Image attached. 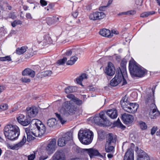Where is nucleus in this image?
Wrapping results in <instances>:
<instances>
[{"label": "nucleus", "mask_w": 160, "mask_h": 160, "mask_svg": "<svg viewBox=\"0 0 160 160\" xmlns=\"http://www.w3.org/2000/svg\"><path fill=\"white\" fill-rule=\"evenodd\" d=\"M30 133L36 137H41L44 134L46 128L40 121L37 119H32L31 121Z\"/></svg>", "instance_id": "1"}, {"label": "nucleus", "mask_w": 160, "mask_h": 160, "mask_svg": "<svg viewBox=\"0 0 160 160\" xmlns=\"http://www.w3.org/2000/svg\"><path fill=\"white\" fill-rule=\"evenodd\" d=\"M4 133L7 139L12 141L18 138L20 134V130L17 126L12 124H8L4 128Z\"/></svg>", "instance_id": "2"}, {"label": "nucleus", "mask_w": 160, "mask_h": 160, "mask_svg": "<svg viewBox=\"0 0 160 160\" xmlns=\"http://www.w3.org/2000/svg\"><path fill=\"white\" fill-rule=\"evenodd\" d=\"M77 109V106L73 103V101L70 100L63 103L60 112L61 114L68 116L74 114Z\"/></svg>", "instance_id": "3"}, {"label": "nucleus", "mask_w": 160, "mask_h": 160, "mask_svg": "<svg viewBox=\"0 0 160 160\" xmlns=\"http://www.w3.org/2000/svg\"><path fill=\"white\" fill-rule=\"evenodd\" d=\"M129 68L131 75L133 77H141L146 72V70L142 69L134 62L130 61Z\"/></svg>", "instance_id": "4"}, {"label": "nucleus", "mask_w": 160, "mask_h": 160, "mask_svg": "<svg viewBox=\"0 0 160 160\" xmlns=\"http://www.w3.org/2000/svg\"><path fill=\"white\" fill-rule=\"evenodd\" d=\"M93 137V132L88 129L80 130L78 133V138L79 140L84 144H90L92 140Z\"/></svg>", "instance_id": "5"}, {"label": "nucleus", "mask_w": 160, "mask_h": 160, "mask_svg": "<svg viewBox=\"0 0 160 160\" xmlns=\"http://www.w3.org/2000/svg\"><path fill=\"white\" fill-rule=\"evenodd\" d=\"M116 136L110 133L107 135L106 137V142L105 146L106 151L109 152L112 151L114 149L113 145L116 142Z\"/></svg>", "instance_id": "6"}, {"label": "nucleus", "mask_w": 160, "mask_h": 160, "mask_svg": "<svg viewBox=\"0 0 160 160\" xmlns=\"http://www.w3.org/2000/svg\"><path fill=\"white\" fill-rule=\"evenodd\" d=\"M122 82V85H124L127 83L125 79L122 72L118 71L116 72L115 76L110 81V84L112 86H117L120 82Z\"/></svg>", "instance_id": "7"}, {"label": "nucleus", "mask_w": 160, "mask_h": 160, "mask_svg": "<svg viewBox=\"0 0 160 160\" xmlns=\"http://www.w3.org/2000/svg\"><path fill=\"white\" fill-rule=\"evenodd\" d=\"M154 92L152 89H149L147 90L146 94L144 97L145 103L148 105H150V108L155 107V104L154 103Z\"/></svg>", "instance_id": "8"}, {"label": "nucleus", "mask_w": 160, "mask_h": 160, "mask_svg": "<svg viewBox=\"0 0 160 160\" xmlns=\"http://www.w3.org/2000/svg\"><path fill=\"white\" fill-rule=\"evenodd\" d=\"M72 133L68 132L58 139V144L59 146L63 147L65 145L68 141L72 140Z\"/></svg>", "instance_id": "9"}, {"label": "nucleus", "mask_w": 160, "mask_h": 160, "mask_svg": "<svg viewBox=\"0 0 160 160\" xmlns=\"http://www.w3.org/2000/svg\"><path fill=\"white\" fill-rule=\"evenodd\" d=\"M123 109L126 112L130 113H134L136 112L138 107V104L134 103H128L125 104H122Z\"/></svg>", "instance_id": "10"}, {"label": "nucleus", "mask_w": 160, "mask_h": 160, "mask_svg": "<svg viewBox=\"0 0 160 160\" xmlns=\"http://www.w3.org/2000/svg\"><path fill=\"white\" fill-rule=\"evenodd\" d=\"M18 122L23 126H27L30 123L31 120L23 114H20L17 118Z\"/></svg>", "instance_id": "11"}, {"label": "nucleus", "mask_w": 160, "mask_h": 160, "mask_svg": "<svg viewBox=\"0 0 160 160\" xmlns=\"http://www.w3.org/2000/svg\"><path fill=\"white\" fill-rule=\"evenodd\" d=\"M26 141V137L25 135H23L22 140L18 143L13 145H11L9 143H7V146L9 149L13 150H18L21 148L24 144Z\"/></svg>", "instance_id": "12"}, {"label": "nucleus", "mask_w": 160, "mask_h": 160, "mask_svg": "<svg viewBox=\"0 0 160 160\" xmlns=\"http://www.w3.org/2000/svg\"><path fill=\"white\" fill-rule=\"evenodd\" d=\"M56 143V139L53 138L47 145L46 147V150L48 154H51L55 150Z\"/></svg>", "instance_id": "13"}, {"label": "nucleus", "mask_w": 160, "mask_h": 160, "mask_svg": "<svg viewBox=\"0 0 160 160\" xmlns=\"http://www.w3.org/2000/svg\"><path fill=\"white\" fill-rule=\"evenodd\" d=\"M83 151L88 153L91 158L94 156H98L102 158L103 157L102 155L100 154L98 150L95 149L93 148L84 149H83Z\"/></svg>", "instance_id": "14"}, {"label": "nucleus", "mask_w": 160, "mask_h": 160, "mask_svg": "<svg viewBox=\"0 0 160 160\" xmlns=\"http://www.w3.org/2000/svg\"><path fill=\"white\" fill-rule=\"evenodd\" d=\"M106 120L107 118L103 112L100 113L99 116L95 117L93 118V121L95 123L98 125L102 124Z\"/></svg>", "instance_id": "15"}, {"label": "nucleus", "mask_w": 160, "mask_h": 160, "mask_svg": "<svg viewBox=\"0 0 160 160\" xmlns=\"http://www.w3.org/2000/svg\"><path fill=\"white\" fill-rule=\"evenodd\" d=\"M105 72L106 74L109 76H112L115 74V69L111 62H108L107 66L106 68Z\"/></svg>", "instance_id": "16"}, {"label": "nucleus", "mask_w": 160, "mask_h": 160, "mask_svg": "<svg viewBox=\"0 0 160 160\" xmlns=\"http://www.w3.org/2000/svg\"><path fill=\"white\" fill-rule=\"evenodd\" d=\"M122 118L124 123L127 124L131 123L134 120V117L132 115L126 113L123 114Z\"/></svg>", "instance_id": "17"}, {"label": "nucleus", "mask_w": 160, "mask_h": 160, "mask_svg": "<svg viewBox=\"0 0 160 160\" xmlns=\"http://www.w3.org/2000/svg\"><path fill=\"white\" fill-rule=\"evenodd\" d=\"M150 111L149 112V116L152 119H155L160 115V112L157 110V108L155 106V107L150 108Z\"/></svg>", "instance_id": "18"}, {"label": "nucleus", "mask_w": 160, "mask_h": 160, "mask_svg": "<svg viewBox=\"0 0 160 160\" xmlns=\"http://www.w3.org/2000/svg\"><path fill=\"white\" fill-rule=\"evenodd\" d=\"M27 114L30 117H34L37 114L38 110L37 108L33 107L32 108H28L26 109Z\"/></svg>", "instance_id": "19"}, {"label": "nucleus", "mask_w": 160, "mask_h": 160, "mask_svg": "<svg viewBox=\"0 0 160 160\" xmlns=\"http://www.w3.org/2000/svg\"><path fill=\"white\" fill-rule=\"evenodd\" d=\"M124 160H134V151L132 148L128 149L125 153Z\"/></svg>", "instance_id": "20"}, {"label": "nucleus", "mask_w": 160, "mask_h": 160, "mask_svg": "<svg viewBox=\"0 0 160 160\" xmlns=\"http://www.w3.org/2000/svg\"><path fill=\"white\" fill-rule=\"evenodd\" d=\"M64 156L62 151H57L52 157L53 160H65Z\"/></svg>", "instance_id": "21"}, {"label": "nucleus", "mask_w": 160, "mask_h": 160, "mask_svg": "<svg viewBox=\"0 0 160 160\" xmlns=\"http://www.w3.org/2000/svg\"><path fill=\"white\" fill-rule=\"evenodd\" d=\"M138 154L137 160H149L148 155L142 150L138 151Z\"/></svg>", "instance_id": "22"}, {"label": "nucleus", "mask_w": 160, "mask_h": 160, "mask_svg": "<svg viewBox=\"0 0 160 160\" xmlns=\"http://www.w3.org/2000/svg\"><path fill=\"white\" fill-rule=\"evenodd\" d=\"M99 34L103 37L111 38L112 37V34L111 33L110 30L109 29L103 28L100 30Z\"/></svg>", "instance_id": "23"}, {"label": "nucleus", "mask_w": 160, "mask_h": 160, "mask_svg": "<svg viewBox=\"0 0 160 160\" xmlns=\"http://www.w3.org/2000/svg\"><path fill=\"white\" fill-rule=\"evenodd\" d=\"M35 74L34 71L29 68L25 69L22 72V75H28L32 78H33L35 76Z\"/></svg>", "instance_id": "24"}, {"label": "nucleus", "mask_w": 160, "mask_h": 160, "mask_svg": "<svg viewBox=\"0 0 160 160\" xmlns=\"http://www.w3.org/2000/svg\"><path fill=\"white\" fill-rule=\"evenodd\" d=\"M106 113L108 116L112 119L116 118L118 116L117 110L114 108L108 110Z\"/></svg>", "instance_id": "25"}, {"label": "nucleus", "mask_w": 160, "mask_h": 160, "mask_svg": "<svg viewBox=\"0 0 160 160\" xmlns=\"http://www.w3.org/2000/svg\"><path fill=\"white\" fill-rule=\"evenodd\" d=\"M59 19V18L58 17H48L46 18L47 23L48 25L51 26L58 22Z\"/></svg>", "instance_id": "26"}, {"label": "nucleus", "mask_w": 160, "mask_h": 160, "mask_svg": "<svg viewBox=\"0 0 160 160\" xmlns=\"http://www.w3.org/2000/svg\"><path fill=\"white\" fill-rule=\"evenodd\" d=\"M87 77L88 75L87 74L85 73H83L76 79V81L77 83L82 86V81L83 80L87 79Z\"/></svg>", "instance_id": "27"}, {"label": "nucleus", "mask_w": 160, "mask_h": 160, "mask_svg": "<svg viewBox=\"0 0 160 160\" xmlns=\"http://www.w3.org/2000/svg\"><path fill=\"white\" fill-rule=\"evenodd\" d=\"M47 124L49 127H53L57 124V122L55 118H52L48 120Z\"/></svg>", "instance_id": "28"}, {"label": "nucleus", "mask_w": 160, "mask_h": 160, "mask_svg": "<svg viewBox=\"0 0 160 160\" xmlns=\"http://www.w3.org/2000/svg\"><path fill=\"white\" fill-rule=\"evenodd\" d=\"M78 58L75 56H72L70 58V60H68L66 62L68 65H72L74 64L75 62L78 60Z\"/></svg>", "instance_id": "29"}, {"label": "nucleus", "mask_w": 160, "mask_h": 160, "mask_svg": "<svg viewBox=\"0 0 160 160\" xmlns=\"http://www.w3.org/2000/svg\"><path fill=\"white\" fill-rule=\"evenodd\" d=\"M27 49V47L26 46L18 48H17L16 50V53L19 55L22 54L26 52Z\"/></svg>", "instance_id": "30"}, {"label": "nucleus", "mask_w": 160, "mask_h": 160, "mask_svg": "<svg viewBox=\"0 0 160 160\" xmlns=\"http://www.w3.org/2000/svg\"><path fill=\"white\" fill-rule=\"evenodd\" d=\"M72 50L73 52V56H77L80 54L82 52L81 49L77 47L72 48Z\"/></svg>", "instance_id": "31"}, {"label": "nucleus", "mask_w": 160, "mask_h": 160, "mask_svg": "<svg viewBox=\"0 0 160 160\" xmlns=\"http://www.w3.org/2000/svg\"><path fill=\"white\" fill-rule=\"evenodd\" d=\"M52 41V39L50 37L49 35H47L44 37V39L42 42L44 44H46L47 43H49Z\"/></svg>", "instance_id": "32"}, {"label": "nucleus", "mask_w": 160, "mask_h": 160, "mask_svg": "<svg viewBox=\"0 0 160 160\" xmlns=\"http://www.w3.org/2000/svg\"><path fill=\"white\" fill-rule=\"evenodd\" d=\"M155 12L153 11L145 12L142 13L141 14V17L142 18H145L148 17L149 15H152L154 14Z\"/></svg>", "instance_id": "33"}, {"label": "nucleus", "mask_w": 160, "mask_h": 160, "mask_svg": "<svg viewBox=\"0 0 160 160\" xmlns=\"http://www.w3.org/2000/svg\"><path fill=\"white\" fill-rule=\"evenodd\" d=\"M74 87L68 86L65 88V92L66 93H72L74 91Z\"/></svg>", "instance_id": "34"}, {"label": "nucleus", "mask_w": 160, "mask_h": 160, "mask_svg": "<svg viewBox=\"0 0 160 160\" xmlns=\"http://www.w3.org/2000/svg\"><path fill=\"white\" fill-rule=\"evenodd\" d=\"M97 20L102 19L105 16V14L103 12H97Z\"/></svg>", "instance_id": "35"}, {"label": "nucleus", "mask_w": 160, "mask_h": 160, "mask_svg": "<svg viewBox=\"0 0 160 160\" xmlns=\"http://www.w3.org/2000/svg\"><path fill=\"white\" fill-rule=\"evenodd\" d=\"M89 19L92 20H97V12L90 14L89 16Z\"/></svg>", "instance_id": "36"}, {"label": "nucleus", "mask_w": 160, "mask_h": 160, "mask_svg": "<svg viewBox=\"0 0 160 160\" xmlns=\"http://www.w3.org/2000/svg\"><path fill=\"white\" fill-rule=\"evenodd\" d=\"M1 8L3 10H5L6 9H7V8L9 10H11L12 9L11 6L7 2H4L3 5L1 6Z\"/></svg>", "instance_id": "37"}, {"label": "nucleus", "mask_w": 160, "mask_h": 160, "mask_svg": "<svg viewBox=\"0 0 160 160\" xmlns=\"http://www.w3.org/2000/svg\"><path fill=\"white\" fill-rule=\"evenodd\" d=\"M67 60L66 57H64L63 58L58 60L57 62V64L58 65H63L66 62Z\"/></svg>", "instance_id": "38"}, {"label": "nucleus", "mask_w": 160, "mask_h": 160, "mask_svg": "<svg viewBox=\"0 0 160 160\" xmlns=\"http://www.w3.org/2000/svg\"><path fill=\"white\" fill-rule=\"evenodd\" d=\"M56 115L57 118H58L60 122L62 124H64L66 121V120L62 118L61 115L58 113H56Z\"/></svg>", "instance_id": "39"}, {"label": "nucleus", "mask_w": 160, "mask_h": 160, "mask_svg": "<svg viewBox=\"0 0 160 160\" xmlns=\"http://www.w3.org/2000/svg\"><path fill=\"white\" fill-rule=\"evenodd\" d=\"M26 132L27 131H26ZM27 136V140L28 142H29L32 140H34V138L32 136V133H30V131L28 133L26 132Z\"/></svg>", "instance_id": "40"}, {"label": "nucleus", "mask_w": 160, "mask_h": 160, "mask_svg": "<svg viewBox=\"0 0 160 160\" xmlns=\"http://www.w3.org/2000/svg\"><path fill=\"white\" fill-rule=\"evenodd\" d=\"M22 23V22L19 20H15L11 23L12 26L13 27H15L18 25H21Z\"/></svg>", "instance_id": "41"}, {"label": "nucleus", "mask_w": 160, "mask_h": 160, "mask_svg": "<svg viewBox=\"0 0 160 160\" xmlns=\"http://www.w3.org/2000/svg\"><path fill=\"white\" fill-rule=\"evenodd\" d=\"M139 125L140 128L142 130H145L147 128V126L146 123L142 121H140Z\"/></svg>", "instance_id": "42"}, {"label": "nucleus", "mask_w": 160, "mask_h": 160, "mask_svg": "<svg viewBox=\"0 0 160 160\" xmlns=\"http://www.w3.org/2000/svg\"><path fill=\"white\" fill-rule=\"evenodd\" d=\"M42 75L44 77L50 76L52 74V72L50 70H47L42 72Z\"/></svg>", "instance_id": "43"}, {"label": "nucleus", "mask_w": 160, "mask_h": 160, "mask_svg": "<svg viewBox=\"0 0 160 160\" xmlns=\"http://www.w3.org/2000/svg\"><path fill=\"white\" fill-rule=\"evenodd\" d=\"M12 60L11 57L9 56H6L4 57L0 58V61H10Z\"/></svg>", "instance_id": "44"}, {"label": "nucleus", "mask_w": 160, "mask_h": 160, "mask_svg": "<svg viewBox=\"0 0 160 160\" xmlns=\"http://www.w3.org/2000/svg\"><path fill=\"white\" fill-rule=\"evenodd\" d=\"M120 102L122 105V104L125 103V104H127L129 102L128 101L127 97L125 96L124 97L122 98V99L121 101Z\"/></svg>", "instance_id": "45"}, {"label": "nucleus", "mask_w": 160, "mask_h": 160, "mask_svg": "<svg viewBox=\"0 0 160 160\" xmlns=\"http://www.w3.org/2000/svg\"><path fill=\"white\" fill-rule=\"evenodd\" d=\"M8 105L5 104H3L0 105V112L6 110L8 108Z\"/></svg>", "instance_id": "46"}, {"label": "nucleus", "mask_w": 160, "mask_h": 160, "mask_svg": "<svg viewBox=\"0 0 160 160\" xmlns=\"http://www.w3.org/2000/svg\"><path fill=\"white\" fill-rule=\"evenodd\" d=\"M135 12L132 11H128L127 12H122L120 13V15H131L134 14Z\"/></svg>", "instance_id": "47"}, {"label": "nucleus", "mask_w": 160, "mask_h": 160, "mask_svg": "<svg viewBox=\"0 0 160 160\" xmlns=\"http://www.w3.org/2000/svg\"><path fill=\"white\" fill-rule=\"evenodd\" d=\"M70 101H73V103L74 104L75 103L76 104L78 105H80L82 103V101L77 98H76L74 100H70Z\"/></svg>", "instance_id": "48"}, {"label": "nucleus", "mask_w": 160, "mask_h": 160, "mask_svg": "<svg viewBox=\"0 0 160 160\" xmlns=\"http://www.w3.org/2000/svg\"><path fill=\"white\" fill-rule=\"evenodd\" d=\"M20 80L22 82L24 83H29L31 81L30 79L25 77H22L21 78Z\"/></svg>", "instance_id": "49"}, {"label": "nucleus", "mask_w": 160, "mask_h": 160, "mask_svg": "<svg viewBox=\"0 0 160 160\" xmlns=\"http://www.w3.org/2000/svg\"><path fill=\"white\" fill-rule=\"evenodd\" d=\"M65 54L67 56H69L71 55L73 56V52L72 48L67 51L65 53Z\"/></svg>", "instance_id": "50"}, {"label": "nucleus", "mask_w": 160, "mask_h": 160, "mask_svg": "<svg viewBox=\"0 0 160 160\" xmlns=\"http://www.w3.org/2000/svg\"><path fill=\"white\" fill-rule=\"evenodd\" d=\"M35 153H34L32 154H31L28 156V160H33L35 158Z\"/></svg>", "instance_id": "51"}, {"label": "nucleus", "mask_w": 160, "mask_h": 160, "mask_svg": "<svg viewBox=\"0 0 160 160\" xmlns=\"http://www.w3.org/2000/svg\"><path fill=\"white\" fill-rule=\"evenodd\" d=\"M157 130V127H153L151 129V133L152 135L154 134Z\"/></svg>", "instance_id": "52"}, {"label": "nucleus", "mask_w": 160, "mask_h": 160, "mask_svg": "<svg viewBox=\"0 0 160 160\" xmlns=\"http://www.w3.org/2000/svg\"><path fill=\"white\" fill-rule=\"evenodd\" d=\"M41 5L42 6H45L47 5V2L44 0H40V1Z\"/></svg>", "instance_id": "53"}, {"label": "nucleus", "mask_w": 160, "mask_h": 160, "mask_svg": "<svg viewBox=\"0 0 160 160\" xmlns=\"http://www.w3.org/2000/svg\"><path fill=\"white\" fill-rule=\"evenodd\" d=\"M67 97L71 99V100H74L76 98L74 95L72 94L68 95Z\"/></svg>", "instance_id": "54"}, {"label": "nucleus", "mask_w": 160, "mask_h": 160, "mask_svg": "<svg viewBox=\"0 0 160 160\" xmlns=\"http://www.w3.org/2000/svg\"><path fill=\"white\" fill-rule=\"evenodd\" d=\"M78 14V11L76 10L75 11L73 12L72 14V15L74 18H76Z\"/></svg>", "instance_id": "55"}, {"label": "nucleus", "mask_w": 160, "mask_h": 160, "mask_svg": "<svg viewBox=\"0 0 160 160\" xmlns=\"http://www.w3.org/2000/svg\"><path fill=\"white\" fill-rule=\"evenodd\" d=\"M142 3V0H136V3L138 5H141Z\"/></svg>", "instance_id": "56"}, {"label": "nucleus", "mask_w": 160, "mask_h": 160, "mask_svg": "<svg viewBox=\"0 0 160 160\" xmlns=\"http://www.w3.org/2000/svg\"><path fill=\"white\" fill-rule=\"evenodd\" d=\"M111 33L112 34V36H113V34H118L119 33V32L115 30H112V32Z\"/></svg>", "instance_id": "57"}, {"label": "nucleus", "mask_w": 160, "mask_h": 160, "mask_svg": "<svg viewBox=\"0 0 160 160\" xmlns=\"http://www.w3.org/2000/svg\"><path fill=\"white\" fill-rule=\"evenodd\" d=\"M47 157H45L44 156H41L39 158V160H44L47 159Z\"/></svg>", "instance_id": "58"}, {"label": "nucleus", "mask_w": 160, "mask_h": 160, "mask_svg": "<svg viewBox=\"0 0 160 160\" xmlns=\"http://www.w3.org/2000/svg\"><path fill=\"white\" fill-rule=\"evenodd\" d=\"M26 17L28 19H30L32 18L31 15L29 13H28L26 14Z\"/></svg>", "instance_id": "59"}, {"label": "nucleus", "mask_w": 160, "mask_h": 160, "mask_svg": "<svg viewBox=\"0 0 160 160\" xmlns=\"http://www.w3.org/2000/svg\"><path fill=\"white\" fill-rule=\"evenodd\" d=\"M9 17L10 18H12V19H14L16 18V17L15 16L14 14H12V13H11Z\"/></svg>", "instance_id": "60"}, {"label": "nucleus", "mask_w": 160, "mask_h": 160, "mask_svg": "<svg viewBox=\"0 0 160 160\" xmlns=\"http://www.w3.org/2000/svg\"><path fill=\"white\" fill-rule=\"evenodd\" d=\"M107 157L109 158H111L113 157V154H108Z\"/></svg>", "instance_id": "61"}, {"label": "nucleus", "mask_w": 160, "mask_h": 160, "mask_svg": "<svg viewBox=\"0 0 160 160\" xmlns=\"http://www.w3.org/2000/svg\"><path fill=\"white\" fill-rule=\"evenodd\" d=\"M4 89V87L3 86H0V93L2 92Z\"/></svg>", "instance_id": "62"}, {"label": "nucleus", "mask_w": 160, "mask_h": 160, "mask_svg": "<svg viewBox=\"0 0 160 160\" xmlns=\"http://www.w3.org/2000/svg\"><path fill=\"white\" fill-rule=\"evenodd\" d=\"M156 135L157 136H159L160 135V130L156 132Z\"/></svg>", "instance_id": "63"}, {"label": "nucleus", "mask_w": 160, "mask_h": 160, "mask_svg": "<svg viewBox=\"0 0 160 160\" xmlns=\"http://www.w3.org/2000/svg\"><path fill=\"white\" fill-rule=\"evenodd\" d=\"M71 160H80L78 158H73L71 159Z\"/></svg>", "instance_id": "64"}]
</instances>
